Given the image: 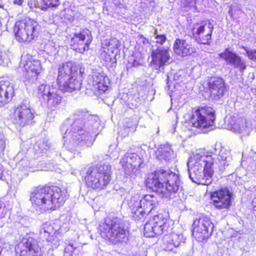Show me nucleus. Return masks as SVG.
I'll return each instance as SVG.
<instances>
[{
    "label": "nucleus",
    "mask_w": 256,
    "mask_h": 256,
    "mask_svg": "<svg viewBox=\"0 0 256 256\" xmlns=\"http://www.w3.org/2000/svg\"><path fill=\"white\" fill-rule=\"evenodd\" d=\"M140 37L143 39V40H142L143 43H148V40L146 38H144L142 36H141Z\"/></svg>",
    "instance_id": "obj_50"
},
{
    "label": "nucleus",
    "mask_w": 256,
    "mask_h": 256,
    "mask_svg": "<svg viewBox=\"0 0 256 256\" xmlns=\"http://www.w3.org/2000/svg\"><path fill=\"white\" fill-rule=\"evenodd\" d=\"M92 41L90 32L87 29L82 30L74 34L70 40V46L74 50L82 54L88 49Z\"/></svg>",
    "instance_id": "obj_15"
},
{
    "label": "nucleus",
    "mask_w": 256,
    "mask_h": 256,
    "mask_svg": "<svg viewBox=\"0 0 256 256\" xmlns=\"http://www.w3.org/2000/svg\"><path fill=\"white\" fill-rule=\"evenodd\" d=\"M188 6L190 8L197 10V5L199 4L202 0H188Z\"/></svg>",
    "instance_id": "obj_43"
},
{
    "label": "nucleus",
    "mask_w": 256,
    "mask_h": 256,
    "mask_svg": "<svg viewBox=\"0 0 256 256\" xmlns=\"http://www.w3.org/2000/svg\"><path fill=\"white\" fill-rule=\"evenodd\" d=\"M40 30L38 22L32 19H25L15 23L14 32L18 41L29 42L38 36Z\"/></svg>",
    "instance_id": "obj_8"
},
{
    "label": "nucleus",
    "mask_w": 256,
    "mask_h": 256,
    "mask_svg": "<svg viewBox=\"0 0 256 256\" xmlns=\"http://www.w3.org/2000/svg\"><path fill=\"white\" fill-rule=\"evenodd\" d=\"M67 19L69 21V22H72L74 19V18L72 16H71V15H70L68 18H67Z\"/></svg>",
    "instance_id": "obj_49"
},
{
    "label": "nucleus",
    "mask_w": 256,
    "mask_h": 256,
    "mask_svg": "<svg viewBox=\"0 0 256 256\" xmlns=\"http://www.w3.org/2000/svg\"><path fill=\"white\" fill-rule=\"evenodd\" d=\"M128 204L131 210H135L134 208L142 206L141 199L140 196L136 194L132 196L128 200Z\"/></svg>",
    "instance_id": "obj_35"
},
{
    "label": "nucleus",
    "mask_w": 256,
    "mask_h": 256,
    "mask_svg": "<svg viewBox=\"0 0 256 256\" xmlns=\"http://www.w3.org/2000/svg\"><path fill=\"white\" fill-rule=\"evenodd\" d=\"M156 39V43L162 44L166 40V37L164 34H157Z\"/></svg>",
    "instance_id": "obj_44"
},
{
    "label": "nucleus",
    "mask_w": 256,
    "mask_h": 256,
    "mask_svg": "<svg viewBox=\"0 0 256 256\" xmlns=\"http://www.w3.org/2000/svg\"><path fill=\"white\" fill-rule=\"evenodd\" d=\"M254 202H256V198H255L254 199Z\"/></svg>",
    "instance_id": "obj_54"
},
{
    "label": "nucleus",
    "mask_w": 256,
    "mask_h": 256,
    "mask_svg": "<svg viewBox=\"0 0 256 256\" xmlns=\"http://www.w3.org/2000/svg\"><path fill=\"white\" fill-rule=\"evenodd\" d=\"M2 52H1V50H0V62L2 60Z\"/></svg>",
    "instance_id": "obj_52"
},
{
    "label": "nucleus",
    "mask_w": 256,
    "mask_h": 256,
    "mask_svg": "<svg viewBox=\"0 0 256 256\" xmlns=\"http://www.w3.org/2000/svg\"><path fill=\"white\" fill-rule=\"evenodd\" d=\"M182 242H184L182 234L170 233L164 236L162 248L164 250L176 252L174 249L178 247Z\"/></svg>",
    "instance_id": "obj_22"
},
{
    "label": "nucleus",
    "mask_w": 256,
    "mask_h": 256,
    "mask_svg": "<svg viewBox=\"0 0 256 256\" xmlns=\"http://www.w3.org/2000/svg\"><path fill=\"white\" fill-rule=\"evenodd\" d=\"M24 70L26 71L27 76L30 77L36 76L42 71V68L40 60H37L22 61Z\"/></svg>",
    "instance_id": "obj_26"
},
{
    "label": "nucleus",
    "mask_w": 256,
    "mask_h": 256,
    "mask_svg": "<svg viewBox=\"0 0 256 256\" xmlns=\"http://www.w3.org/2000/svg\"><path fill=\"white\" fill-rule=\"evenodd\" d=\"M211 95L216 100L222 97L226 92V85L224 80L219 77H212L208 82Z\"/></svg>",
    "instance_id": "obj_21"
},
{
    "label": "nucleus",
    "mask_w": 256,
    "mask_h": 256,
    "mask_svg": "<svg viewBox=\"0 0 256 256\" xmlns=\"http://www.w3.org/2000/svg\"><path fill=\"white\" fill-rule=\"evenodd\" d=\"M210 196L213 205L217 209H228L232 205V193L227 188L213 192Z\"/></svg>",
    "instance_id": "obj_16"
},
{
    "label": "nucleus",
    "mask_w": 256,
    "mask_h": 256,
    "mask_svg": "<svg viewBox=\"0 0 256 256\" xmlns=\"http://www.w3.org/2000/svg\"><path fill=\"white\" fill-rule=\"evenodd\" d=\"M220 56L226 62L227 64L238 70L242 73L246 68V60L228 48L221 53Z\"/></svg>",
    "instance_id": "obj_18"
},
{
    "label": "nucleus",
    "mask_w": 256,
    "mask_h": 256,
    "mask_svg": "<svg viewBox=\"0 0 256 256\" xmlns=\"http://www.w3.org/2000/svg\"><path fill=\"white\" fill-rule=\"evenodd\" d=\"M6 140L4 136L0 133V152H2L6 146Z\"/></svg>",
    "instance_id": "obj_42"
},
{
    "label": "nucleus",
    "mask_w": 256,
    "mask_h": 256,
    "mask_svg": "<svg viewBox=\"0 0 256 256\" xmlns=\"http://www.w3.org/2000/svg\"><path fill=\"white\" fill-rule=\"evenodd\" d=\"M14 95L13 84L8 80L0 79V107L10 102Z\"/></svg>",
    "instance_id": "obj_24"
},
{
    "label": "nucleus",
    "mask_w": 256,
    "mask_h": 256,
    "mask_svg": "<svg viewBox=\"0 0 256 256\" xmlns=\"http://www.w3.org/2000/svg\"><path fill=\"white\" fill-rule=\"evenodd\" d=\"M66 192L60 188L38 187L30 194V200L34 206L40 212L54 210L64 203Z\"/></svg>",
    "instance_id": "obj_4"
},
{
    "label": "nucleus",
    "mask_w": 256,
    "mask_h": 256,
    "mask_svg": "<svg viewBox=\"0 0 256 256\" xmlns=\"http://www.w3.org/2000/svg\"><path fill=\"white\" fill-rule=\"evenodd\" d=\"M144 229L145 236L152 238L156 235L168 232L172 228L170 222L159 214L154 216L152 220L146 223Z\"/></svg>",
    "instance_id": "obj_10"
},
{
    "label": "nucleus",
    "mask_w": 256,
    "mask_h": 256,
    "mask_svg": "<svg viewBox=\"0 0 256 256\" xmlns=\"http://www.w3.org/2000/svg\"><path fill=\"white\" fill-rule=\"evenodd\" d=\"M214 26L210 20L194 24L192 30L193 37L200 44H209L211 41Z\"/></svg>",
    "instance_id": "obj_14"
},
{
    "label": "nucleus",
    "mask_w": 256,
    "mask_h": 256,
    "mask_svg": "<svg viewBox=\"0 0 256 256\" xmlns=\"http://www.w3.org/2000/svg\"><path fill=\"white\" fill-rule=\"evenodd\" d=\"M100 230L104 237L114 244L122 242L127 240L125 224L118 217L107 218L100 226Z\"/></svg>",
    "instance_id": "obj_6"
},
{
    "label": "nucleus",
    "mask_w": 256,
    "mask_h": 256,
    "mask_svg": "<svg viewBox=\"0 0 256 256\" xmlns=\"http://www.w3.org/2000/svg\"><path fill=\"white\" fill-rule=\"evenodd\" d=\"M66 231V228L64 230V226H62L60 220H56L52 222H46L42 224L40 230L41 236L45 238L47 240H50V236Z\"/></svg>",
    "instance_id": "obj_20"
},
{
    "label": "nucleus",
    "mask_w": 256,
    "mask_h": 256,
    "mask_svg": "<svg viewBox=\"0 0 256 256\" xmlns=\"http://www.w3.org/2000/svg\"><path fill=\"white\" fill-rule=\"evenodd\" d=\"M167 86L168 88V89H170V86L169 84V81L168 80L167 82Z\"/></svg>",
    "instance_id": "obj_53"
},
{
    "label": "nucleus",
    "mask_w": 256,
    "mask_h": 256,
    "mask_svg": "<svg viewBox=\"0 0 256 256\" xmlns=\"http://www.w3.org/2000/svg\"><path fill=\"white\" fill-rule=\"evenodd\" d=\"M111 166L104 164L99 166H92L86 170L84 180L88 187L96 190L104 188L110 182Z\"/></svg>",
    "instance_id": "obj_7"
},
{
    "label": "nucleus",
    "mask_w": 256,
    "mask_h": 256,
    "mask_svg": "<svg viewBox=\"0 0 256 256\" xmlns=\"http://www.w3.org/2000/svg\"><path fill=\"white\" fill-rule=\"evenodd\" d=\"M3 204L0 200V218H4L5 216V213L4 212V209L2 208Z\"/></svg>",
    "instance_id": "obj_45"
},
{
    "label": "nucleus",
    "mask_w": 256,
    "mask_h": 256,
    "mask_svg": "<svg viewBox=\"0 0 256 256\" xmlns=\"http://www.w3.org/2000/svg\"><path fill=\"white\" fill-rule=\"evenodd\" d=\"M88 82L92 85L94 90L100 92H104L108 88L110 84L108 77L104 76L99 72H94L89 76Z\"/></svg>",
    "instance_id": "obj_23"
},
{
    "label": "nucleus",
    "mask_w": 256,
    "mask_h": 256,
    "mask_svg": "<svg viewBox=\"0 0 256 256\" xmlns=\"http://www.w3.org/2000/svg\"><path fill=\"white\" fill-rule=\"evenodd\" d=\"M230 128L231 130L241 134L242 136L249 135L250 128L248 126L246 120L244 118H240L236 120L232 118L229 122Z\"/></svg>",
    "instance_id": "obj_25"
},
{
    "label": "nucleus",
    "mask_w": 256,
    "mask_h": 256,
    "mask_svg": "<svg viewBox=\"0 0 256 256\" xmlns=\"http://www.w3.org/2000/svg\"><path fill=\"white\" fill-rule=\"evenodd\" d=\"M146 184L162 198L169 199L174 198L182 187L179 176L170 170H158L148 174Z\"/></svg>",
    "instance_id": "obj_3"
},
{
    "label": "nucleus",
    "mask_w": 256,
    "mask_h": 256,
    "mask_svg": "<svg viewBox=\"0 0 256 256\" xmlns=\"http://www.w3.org/2000/svg\"><path fill=\"white\" fill-rule=\"evenodd\" d=\"M140 65V62L136 60H134L132 63V66L134 67H138Z\"/></svg>",
    "instance_id": "obj_48"
},
{
    "label": "nucleus",
    "mask_w": 256,
    "mask_h": 256,
    "mask_svg": "<svg viewBox=\"0 0 256 256\" xmlns=\"http://www.w3.org/2000/svg\"><path fill=\"white\" fill-rule=\"evenodd\" d=\"M20 256H44L36 240L32 237L24 238L18 245Z\"/></svg>",
    "instance_id": "obj_17"
},
{
    "label": "nucleus",
    "mask_w": 256,
    "mask_h": 256,
    "mask_svg": "<svg viewBox=\"0 0 256 256\" xmlns=\"http://www.w3.org/2000/svg\"><path fill=\"white\" fill-rule=\"evenodd\" d=\"M46 6L50 7H56L60 4L59 0H43Z\"/></svg>",
    "instance_id": "obj_41"
},
{
    "label": "nucleus",
    "mask_w": 256,
    "mask_h": 256,
    "mask_svg": "<svg viewBox=\"0 0 256 256\" xmlns=\"http://www.w3.org/2000/svg\"><path fill=\"white\" fill-rule=\"evenodd\" d=\"M34 148L38 153L42 152L44 150L49 148V146L47 140H40L34 146Z\"/></svg>",
    "instance_id": "obj_38"
},
{
    "label": "nucleus",
    "mask_w": 256,
    "mask_h": 256,
    "mask_svg": "<svg viewBox=\"0 0 256 256\" xmlns=\"http://www.w3.org/2000/svg\"><path fill=\"white\" fill-rule=\"evenodd\" d=\"M168 48H158L152 53V66L156 70H160L162 68L170 63V57Z\"/></svg>",
    "instance_id": "obj_19"
},
{
    "label": "nucleus",
    "mask_w": 256,
    "mask_h": 256,
    "mask_svg": "<svg viewBox=\"0 0 256 256\" xmlns=\"http://www.w3.org/2000/svg\"><path fill=\"white\" fill-rule=\"evenodd\" d=\"M246 52V55L251 60L256 61V50H250L246 47H243Z\"/></svg>",
    "instance_id": "obj_40"
},
{
    "label": "nucleus",
    "mask_w": 256,
    "mask_h": 256,
    "mask_svg": "<svg viewBox=\"0 0 256 256\" xmlns=\"http://www.w3.org/2000/svg\"><path fill=\"white\" fill-rule=\"evenodd\" d=\"M156 158L159 160L169 161L174 158L175 154L168 144H162L156 152Z\"/></svg>",
    "instance_id": "obj_28"
},
{
    "label": "nucleus",
    "mask_w": 256,
    "mask_h": 256,
    "mask_svg": "<svg viewBox=\"0 0 256 256\" xmlns=\"http://www.w3.org/2000/svg\"><path fill=\"white\" fill-rule=\"evenodd\" d=\"M82 254V246L80 244L71 241L64 248V256H80Z\"/></svg>",
    "instance_id": "obj_29"
},
{
    "label": "nucleus",
    "mask_w": 256,
    "mask_h": 256,
    "mask_svg": "<svg viewBox=\"0 0 256 256\" xmlns=\"http://www.w3.org/2000/svg\"><path fill=\"white\" fill-rule=\"evenodd\" d=\"M120 163L126 176L132 180L139 174V168L142 162L136 154L126 153L120 160Z\"/></svg>",
    "instance_id": "obj_11"
},
{
    "label": "nucleus",
    "mask_w": 256,
    "mask_h": 256,
    "mask_svg": "<svg viewBox=\"0 0 256 256\" xmlns=\"http://www.w3.org/2000/svg\"><path fill=\"white\" fill-rule=\"evenodd\" d=\"M99 125L98 118L85 109H78L65 121L61 128L64 146L70 151H78L82 146H92Z\"/></svg>",
    "instance_id": "obj_1"
},
{
    "label": "nucleus",
    "mask_w": 256,
    "mask_h": 256,
    "mask_svg": "<svg viewBox=\"0 0 256 256\" xmlns=\"http://www.w3.org/2000/svg\"><path fill=\"white\" fill-rule=\"evenodd\" d=\"M23 2L24 0H13L14 4L18 6H22Z\"/></svg>",
    "instance_id": "obj_46"
},
{
    "label": "nucleus",
    "mask_w": 256,
    "mask_h": 256,
    "mask_svg": "<svg viewBox=\"0 0 256 256\" xmlns=\"http://www.w3.org/2000/svg\"><path fill=\"white\" fill-rule=\"evenodd\" d=\"M100 58L105 62L106 65L112 66L116 64V54L112 53L110 51L106 50L105 49H100Z\"/></svg>",
    "instance_id": "obj_33"
},
{
    "label": "nucleus",
    "mask_w": 256,
    "mask_h": 256,
    "mask_svg": "<svg viewBox=\"0 0 256 256\" xmlns=\"http://www.w3.org/2000/svg\"><path fill=\"white\" fill-rule=\"evenodd\" d=\"M55 43L49 42L45 46L44 51L50 56H54L58 53V48Z\"/></svg>",
    "instance_id": "obj_37"
},
{
    "label": "nucleus",
    "mask_w": 256,
    "mask_h": 256,
    "mask_svg": "<svg viewBox=\"0 0 256 256\" xmlns=\"http://www.w3.org/2000/svg\"><path fill=\"white\" fill-rule=\"evenodd\" d=\"M84 69L72 61L58 68L56 82L60 91L72 92L81 88Z\"/></svg>",
    "instance_id": "obj_5"
},
{
    "label": "nucleus",
    "mask_w": 256,
    "mask_h": 256,
    "mask_svg": "<svg viewBox=\"0 0 256 256\" xmlns=\"http://www.w3.org/2000/svg\"><path fill=\"white\" fill-rule=\"evenodd\" d=\"M215 118V112L212 108L202 106L192 110L190 122L195 128L204 129L212 126Z\"/></svg>",
    "instance_id": "obj_9"
},
{
    "label": "nucleus",
    "mask_w": 256,
    "mask_h": 256,
    "mask_svg": "<svg viewBox=\"0 0 256 256\" xmlns=\"http://www.w3.org/2000/svg\"><path fill=\"white\" fill-rule=\"evenodd\" d=\"M0 8H4V4H2V2L0 0Z\"/></svg>",
    "instance_id": "obj_51"
},
{
    "label": "nucleus",
    "mask_w": 256,
    "mask_h": 256,
    "mask_svg": "<svg viewBox=\"0 0 256 256\" xmlns=\"http://www.w3.org/2000/svg\"><path fill=\"white\" fill-rule=\"evenodd\" d=\"M134 210H132L131 211L132 218L135 220H138L144 217L146 214H148L142 206L136 208Z\"/></svg>",
    "instance_id": "obj_36"
},
{
    "label": "nucleus",
    "mask_w": 256,
    "mask_h": 256,
    "mask_svg": "<svg viewBox=\"0 0 256 256\" xmlns=\"http://www.w3.org/2000/svg\"><path fill=\"white\" fill-rule=\"evenodd\" d=\"M206 155L202 150H198L190 158L187 163L189 177L194 182L208 185L212 182L214 168L222 169L231 159L230 152L224 148H214V152Z\"/></svg>",
    "instance_id": "obj_2"
},
{
    "label": "nucleus",
    "mask_w": 256,
    "mask_h": 256,
    "mask_svg": "<svg viewBox=\"0 0 256 256\" xmlns=\"http://www.w3.org/2000/svg\"><path fill=\"white\" fill-rule=\"evenodd\" d=\"M34 6L36 8H40L42 10L44 8V6H40V4H38V1H34Z\"/></svg>",
    "instance_id": "obj_47"
},
{
    "label": "nucleus",
    "mask_w": 256,
    "mask_h": 256,
    "mask_svg": "<svg viewBox=\"0 0 256 256\" xmlns=\"http://www.w3.org/2000/svg\"><path fill=\"white\" fill-rule=\"evenodd\" d=\"M142 206L149 214L158 205L156 198L152 195H146L141 198Z\"/></svg>",
    "instance_id": "obj_30"
},
{
    "label": "nucleus",
    "mask_w": 256,
    "mask_h": 256,
    "mask_svg": "<svg viewBox=\"0 0 256 256\" xmlns=\"http://www.w3.org/2000/svg\"><path fill=\"white\" fill-rule=\"evenodd\" d=\"M34 113L28 104L22 102L14 110L12 118L13 122L21 126L32 124Z\"/></svg>",
    "instance_id": "obj_13"
},
{
    "label": "nucleus",
    "mask_w": 256,
    "mask_h": 256,
    "mask_svg": "<svg viewBox=\"0 0 256 256\" xmlns=\"http://www.w3.org/2000/svg\"><path fill=\"white\" fill-rule=\"evenodd\" d=\"M192 235L197 240L202 242L208 238L214 229V224L207 216H200L193 222Z\"/></svg>",
    "instance_id": "obj_12"
},
{
    "label": "nucleus",
    "mask_w": 256,
    "mask_h": 256,
    "mask_svg": "<svg viewBox=\"0 0 256 256\" xmlns=\"http://www.w3.org/2000/svg\"><path fill=\"white\" fill-rule=\"evenodd\" d=\"M62 100V96L60 92L56 88H55L54 90L52 92L44 104H46L49 108L53 110L61 103Z\"/></svg>",
    "instance_id": "obj_31"
},
{
    "label": "nucleus",
    "mask_w": 256,
    "mask_h": 256,
    "mask_svg": "<svg viewBox=\"0 0 256 256\" xmlns=\"http://www.w3.org/2000/svg\"><path fill=\"white\" fill-rule=\"evenodd\" d=\"M55 88L47 84H42L38 87V96L42 102L44 103Z\"/></svg>",
    "instance_id": "obj_32"
},
{
    "label": "nucleus",
    "mask_w": 256,
    "mask_h": 256,
    "mask_svg": "<svg viewBox=\"0 0 256 256\" xmlns=\"http://www.w3.org/2000/svg\"><path fill=\"white\" fill-rule=\"evenodd\" d=\"M174 50L176 54L185 56L194 52L195 50L185 40L176 39L174 44Z\"/></svg>",
    "instance_id": "obj_27"
},
{
    "label": "nucleus",
    "mask_w": 256,
    "mask_h": 256,
    "mask_svg": "<svg viewBox=\"0 0 256 256\" xmlns=\"http://www.w3.org/2000/svg\"><path fill=\"white\" fill-rule=\"evenodd\" d=\"M103 44L104 46L102 47V49H105L112 53L118 54V49L120 46V44L119 40L116 38H112L110 40H106Z\"/></svg>",
    "instance_id": "obj_34"
},
{
    "label": "nucleus",
    "mask_w": 256,
    "mask_h": 256,
    "mask_svg": "<svg viewBox=\"0 0 256 256\" xmlns=\"http://www.w3.org/2000/svg\"><path fill=\"white\" fill-rule=\"evenodd\" d=\"M137 126V122L136 120L134 121L128 118V120L125 122L124 126L126 127V132L128 134L130 131V129L134 130L136 128Z\"/></svg>",
    "instance_id": "obj_39"
}]
</instances>
